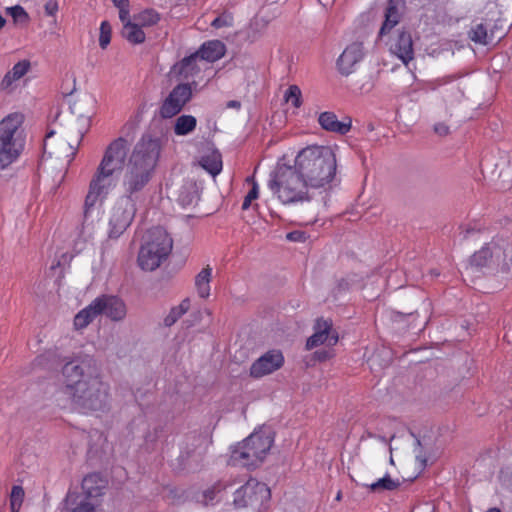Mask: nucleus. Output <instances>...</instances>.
Wrapping results in <instances>:
<instances>
[{"label": "nucleus", "instance_id": "21", "mask_svg": "<svg viewBox=\"0 0 512 512\" xmlns=\"http://www.w3.org/2000/svg\"><path fill=\"white\" fill-rule=\"evenodd\" d=\"M318 123L323 130L338 135H346L352 127L350 117H344L342 120H339L337 115L331 111L320 113Z\"/></svg>", "mask_w": 512, "mask_h": 512}, {"label": "nucleus", "instance_id": "41", "mask_svg": "<svg viewBox=\"0 0 512 512\" xmlns=\"http://www.w3.org/2000/svg\"><path fill=\"white\" fill-rule=\"evenodd\" d=\"M100 505L96 502H89L87 500H80L71 512H98Z\"/></svg>", "mask_w": 512, "mask_h": 512}, {"label": "nucleus", "instance_id": "49", "mask_svg": "<svg viewBox=\"0 0 512 512\" xmlns=\"http://www.w3.org/2000/svg\"><path fill=\"white\" fill-rule=\"evenodd\" d=\"M287 239L290 241L301 242L305 240L303 232L294 231L287 234Z\"/></svg>", "mask_w": 512, "mask_h": 512}, {"label": "nucleus", "instance_id": "53", "mask_svg": "<svg viewBox=\"0 0 512 512\" xmlns=\"http://www.w3.org/2000/svg\"><path fill=\"white\" fill-rule=\"evenodd\" d=\"M114 5L120 10L124 6V0H113Z\"/></svg>", "mask_w": 512, "mask_h": 512}, {"label": "nucleus", "instance_id": "1", "mask_svg": "<svg viewBox=\"0 0 512 512\" xmlns=\"http://www.w3.org/2000/svg\"><path fill=\"white\" fill-rule=\"evenodd\" d=\"M109 390L93 358L73 359L63 365L60 391L76 408L84 412L104 411L110 403Z\"/></svg>", "mask_w": 512, "mask_h": 512}, {"label": "nucleus", "instance_id": "44", "mask_svg": "<svg viewBox=\"0 0 512 512\" xmlns=\"http://www.w3.org/2000/svg\"><path fill=\"white\" fill-rule=\"evenodd\" d=\"M450 79L451 78L448 77V78H438V79H435V80H431V81L426 83V89L427 90H431V91H435L439 87L448 84L450 82Z\"/></svg>", "mask_w": 512, "mask_h": 512}, {"label": "nucleus", "instance_id": "2", "mask_svg": "<svg viewBox=\"0 0 512 512\" xmlns=\"http://www.w3.org/2000/svg\"><path fill=\"white\" fill-rule=\"evenodd\" d=\"M128 151V141L123 137L113 140L105 149L103 157L89 182L83 206L85 218L88 217L94 207L103 204L115 187L114 175L123 170Z\"/></svg>", "mask_w": 512, "mask_h": 512}, {"label": "nucleus", "instance_id": "36", "mask_svg": "<svg viewBox=\"0 0 512 512\" xmlns=\"http://www.w3.org/2000/svg\"><path fill=\"white\" fill-rule=\"evenodd\" d=\"M487 22H489L490 26V32H493V39L496 42H498L504 35L506 34L507 30V24L505 21L501 19H486Z\"/></svg>", "mask_w": 512, "mask_h": 512}, {"label": "nucleus", "instance_id": "31", "mask_svg": "<svg viewBox=\"0 0 512 512\" xmlns=\"http://www.w3.org/2000/svg\"><path fill=\"white\" fill-rule=\"evenodd\" d=\"M197 200L198 190L196 184L192 182L185 183L179 191L178 202L180 205L187 207L196 203Z\"/></svg>", "mask_w": 512, "mask_h": 512}, {"label": "nucleus", "instance_id": "30", "mask_svg": "<svg viewBox=\"0 0 512 512\" xmlns=\"http://www.w3.org/2000/svg\"><path fill=\"white\" fill-rule=\"evenodd\" d=\"M197 126V119L193 115H181L174 123V133L177 136H186L192 133Z\"/></svg>", "mask_w": 512, "mask_h": 512}, {"label": "nucleus", "instance_id": "29", "mask_svg": "<svg viewBox=\"0 0 512 512\" xmlns=\"http://www.w3.org/2000/svg\"><path fill=\"white\" fill-rule=\"evenodd\" d=\"M364 487L369 489L372 493H381L384 491H393L400 486L398 479H393L389 474H386L382 478L371 484H362Z\"/></svg>", "mask_w": 512, "mask_h": 512}, {"label": "nucleus", "instance_id": "4", "mask_svg": "<svg viewBox=\"0 0 512 512\" xmlns=\"http://www.w3.org/2000/svg\"><path fill=\"white\" fill-rule=\"evenodd\" d=\"M294 166L311 189L325 188L336 176V154L330 146L309 145L297 153Z\"/></svg>", "mask_w": 512, "mask_h": 512}, {"label": "nucleus", "instance_id": "51", "mask_svg": "<svg viewBox=\"0 0 512 512\" xmlns=\"http://www.w3.org/2000/svg\"><path fill=\"white\" fill-rule=\"evenodd\" d=\"M331 356H332V354L329 351L322 350V351L315 352V358L318 359L319 361H324L326 359H329Z\"/></svg>", "mask_w": 512, "mask_h": 512}, {"label": "nucleus", "instance_id": "26", "mask_svg": "<svg viewBox=\"0 0 512 512\" xmlns=\"http://www.w3.org/2000/svg\"><path fill=\"white\" fill-rule=\"evenodd\" d=\"M30 62L22 60L17 62L11 70H9L1 81V88L8 89L12 84L22 78L30 69Z\"/></svg>", "mask_w": 512, "mask_h": 512}, {"label": "nucleus", "instance_id": "38", "mask_svg": "<svg viewBox=\"0 0 512 512\" xmlns=\"http://www.w3.org/2000/svg\"><path fill=\"white\" fill-rule=\"evenodd\" d=\"M100 33H99V46L102 49H106L111 42L112 36V27L111 24L104 20L100 24Z\"/></svg>", "mask_w": 512, "mask_h": 512}, {"label": "nucleus", "instance_id": "17", "mask_svg": "<svg viewBox=\"0 0 512 512\" xmlns=\"http://www.w3.org/2000/svg\"><path fill=\"white\" fill-rule=\"evenodd\" d=\"M96 299L99 302L100 315L104 314L112 321H121L125 318L127 309L124 301L117 296L101 295Z\"/></svg>", "mask_w": 512, "mask_h": 512}, {"label": "nucleus", "instance_id": "45", "mask_svg": "<svg viewBox=\"0 0 512 512\" xmlns=\"http://www.w3.org/2000/svg\"><path fill=\"white\" fill-rule=\"evenodd\" d=\"M23 496H24V491H23L22 487L14 486L12 488V493H11V505H12V507L15 506V502L17 500H19L21 502Z\"/></svg>", "mask_w": 512, "mask_h": 512}, {"label": "nucleus", "instance_id": "50", "mask_svg": "<svg viewBox=\"0 0 512 512\" xmlns=\"http://www.w3.org/2000/svg\"><path fill=\"white\" fill-rule=\"evenodd\" d=\"M225 488H226V486L219 483L216 486H214L212 489L207 490L205 492V497L209 498L210 500H213L215 490L220 491L221 489H225Z\"/></svg>", "mask_w": 512, "mask_h": 512}, {"label": "nucleus", "instance_id": "12", "mask_svg": "<svg viewBox=\"0 0 512 512\" xmlns=\"http://www.w3.org/2000/svg\"><path fill=\"white\" fill-rule=\"evenodd\" d=\"M390 53L408 65L414 59V48L411 33L405 29H399L394 34H389L384 40Z\"/></svg>", "mask_w": 512, "mask_h": 512}, {"label": "nucleus", "instance_id": "20", "mask_svg": "<svg viewBox=\"0 0 512 512\" xmlns=\"http://www.w3.org/2000/svg\"><path fill=\"white\" fill-rule=\"evenodd\" d=\"M201 59L194 52L189 56L184 57L180 61L176 62L170 69V76L177 79L188 80L195 77L201 72L199 61Z\"/></svg>", "mask_w": 512, "mask_h": 512}, {"label": "nucleus", "instance_id": "11", "mask_svg": "<svg viewBox=\"0 0 512 512\" xmlns=\"http://www.w3.org/2000/svg\"><path fill=\"white\" fill-rule=\"evenodd\" d=\"M196 82L180 83L176 85L163 101L160 107V116L164 119L176 116L192 98V87Z\"/></svg>", "mask_w": 512, "mask_h": 512}, {"label": "nucleus", "instance_id": "54", "mask_svg": "<svg viewBox=\"0 0 512 512\" xmlns=\"http://www.w3.org/2000/svg\"><path fill=\"white\" fill-rule=\"evenodd\" d=\"M53 134H54L53 131H50L49 133H47L46 139H45V142H44V149L45 150H46V147H47V139L50 138Z\"/></svg>", "mask_w": 512, "mask_h": 512}, {"label": "nucleus", "instance_id": "9", "mask_svg": "<svg viewBox=\"0 0 512 512\" xmlns=\"http://www.w3.org/2000/svg\"><path fill=\"white\" fill-rule=\"evenodd\" d=\"M271 497L266 484L250 478L234 493L233 503L238 508L251 506L257 510L265 509Z\"/></svg>", "mask_w": 512, "mask_h": 512}, {"label": "nucleus", "instance_id": "6", "mask_svg": "<svg viewBox=\"0 0 512 512\" xmlns=\"http://www.w3.org/2000/svg\"><path fill=\"white\" fill-rule=\"evenodd\" d=\"M23 122L24 115L19 112L0 121V170L16 161L24 149Z\"/></svg>", "mask_w": 512, "mask_h": 512}, {"label": "nucleus", "instance_id": "43", "mask_svg": "<svg viewBox=\"0 0 512 512\" xmlns=\"http://www.w3.org/2000/svg\"><path fill=\"white\" fill-rule=\"evenodd\" d=\"M480 229L475 226L467 225L459 227V237L461 240L468 239L472 234L479 233Z\"/></svg>", "mask_w": 512, "mask_h": 512}, {"label": "nucleus", "instance_id": "56", "mask_svg": "<svg viewBox=\"0 0 512 512\" xmlns=\"http://www.w3.org/2000/svg\"><path fill=\"white\" fill-rule=\"evenodd\" d=\"M486 512H501L498 508H490Z\"/></svg>", "mask_w": 512, "mask_h": 512}, {"label": "nucleus", "instance_id": "39", "mask_svg": "<svg viewBox=\"0 0 512 512\" xmlns=\"http://www.w3.org/2000/svg\"><path fill=\"white\" fill-rule=\"evenodd\" d=\"M233 22H234V19H233L232 14L229 13V12H224L221 15H219L218 17H216L211 22V26L216 28V29H220V28H223V27H231V26H233Z\"/></svg>", "mask_w": 512, "mask_h": 512}, {"label": "nucleus", "instance_id": "18", "mask_svg": "<svg viewBox=\"0 0 512 512\" xmlns=\"http://www.w3.org/2000/svg\"><path fill=\"white\" fill-rule=\"evenodd\" d=\"M105 488L106 481L98 473L89 474L82 481L83 496L81 500L96 502L101 506Z\"/></svg>", "mask_w": 512, "mask_h": 512}, {"label": "nucleus", "instance_id": "40", "mask_svg": "<svg viewBox=\"0 0 512 512\" xmlns=\"http://www.w3.org/2000/svg\"><path fill=\"white\" fill-rule=\"evenodd\" d=\"M464 96L463 91L460 89L458 85H452L449 89L446 90V94L444 95V101L449 104H453L454 102H458Z\"/></svg>", "mask_w": 512, "mask_h": 512}, {"label": "nucleus", "instance_id": "14", "mask_svg": "<svg viewBox=\"0 0 512 512\" xmlns=\"http://www.w3.org/2000/svg\"><path fill=\"white\" fill-rule=\"evenodd\" d=\"M338 342V333L332 329V322L318 319L314 325V333L307 339L306 349L311 350L319 345L334 346Z\"/></svg>", "mask_w": 512, "mask_h": 512}, {"label": "nucleus", "instance_id": "46", "mask_svg": "<svg viewBox=\"0 0 512 512\" xmlns=\"http://www.w3.org/2000/svg\"><path fill=\"white\" fill-rule=\"evenodd\" d=\"M45 13L48 16H54L58 11V3L56 0H48L44 5Z\"/></svg>", "mask_w": 512, "mask_h": 512}, {"label": "nucleus", "instance_id": "37", "mask_svg": "<svg viewBox=\"0 0 512 512\" xmlns=\"http://www.w3.org/2000/svg\"><path fill=\"white\" fill-rule=\"evenodd\" d=\"M246 181L250 183L252 187L248 194L245 196L244 201L242 203L243 210H247L250 207L251 202L257 199L259 196V186L254 176L247 177Z\"/></svg>", "mask_w": 512, "mask_h": 512}, {"label": "nucleus", "instance_id": "5", "mask_svg": "<svg viewBox=\"0 0 512 512\" xmlns=\"http://www.w3.org/2000/svg\"><path fill=\"white\" fill-rule=\"evenodd\" d=\"M267 186L272 194L284 205L308 202L311 200V186L301 177L293 165L278 164L270 173Z\"/></svg>", "mask_w": 512, "mask_h": 512}, {"label": "nucleus", "instance_id": "55", "mask_svg": "<svg viewBox=\"0 0 512 512\" xmlns=\"http://www.w3.org/2000/svg\"><path fill=\"white\" fill-rule=\"evenodd\" d=\"M5 23V18L0 14V29L4 27Z\"/></svg>", "mask_w": 512, "mask_h": 512}, {"label": "nucleus", "instance_id": "52", "mask_svg": "<svg viewBox=\"0 0 512 512\" xmlns=\"http://www.w3.org/2000/svg\"><path fill=\"white\" fill-rule=\"evenodd\" d=\"M227 108L240 109L241 103L237 100H231L226 104Z\"/></svg>", "mask_w": 512, "mask_h": 512}, {"label": "nucleus", "instance_id": "24", "mask_svg": "<svg viewBox=\"0 0 512 512\" xmlns=\"http://www.w3.org/2000/svg\"><path fill=\"white\" fill-rule=\"evenodd\" d=\"M99 315V302H96V299H94L87 307L76 314L74 317V326L76 329H83Z\"/></svg>", "mask_w": 512, "mask_h": 512}, {"label": "nucleus", "instance_id": "27", "mask_svg": "<svg viewBox=\"0 0 512 512\" xmlns=\"http://www.w3.org/2000/svg\"><path fill=\"white\" fill-rule=\"evenodd\" d=\"M123 37L132 44H141L145 41V33L136 21H127L123 25Z\"/></svg>", "mask_w": 512, "mask_h": 512}, {"label": "nucleus", "instance_id": "22", "mask_svg": "<svg viewBox=\"0 0 512 512\" xmlns=\"http://www.w3.org/2000/svg\"><path fill=\"white\" fill-rule=\"evenodd\" d=\"M195 53L201 60L213 63L225 55L226 46L220 40H210L204 42Z\"/></svg>", "mask_w": 512, "mask_h": 512}, {"label": "nucleus", "instance_id": "47", "mask_svg": "<svg viewBox=\"0 0 512 512\" xmlns=\"http://www.w3.org/2000/svg\"><path fill=\"white\" fill-rule=\"evenodd\" d=\"M119 18L123 22V25L129 20V1L124 0V6H121L119 10Z\"/></svg>", "mask_w": 512, "mask_h": 512}, {"label": "nucleus", "instance_id": "57", "mask_svg": "<svg viewBox=\"0 0 512 512\" xmlns=\"http://www.w3.org/2000/svg\"><path fill=\"white\" fill-rule=\"evenodd\" d=\"M341 498H342V494H341V491H339V492L337 493V495H336V500H337V501H340V500H341Z\"/></svg>", "mask_w": 512, "mask_h": 512}, {"label": "nucleus", "instance_id": "15", "mask_svg": "<svg viewBox=\"0 0 512 512\" xmlns=\"http://www.w3.org/2000/svg\"><path fill=\"white\" fill-rule=\"evenodd\" d=\"M405 0H389L384 12V21L378 33L379 40H384L399 23L404 14Z\"/></svg>", "mask_w": 512, "mask_h": 512}, {"label": "nucleus", "instance_id": "8", "mask_svg": "<svg viewBox=\"0 0 512 512\" xmlns=\"http://www.w3.org/2000/svg\"><path fill=\"white\" fill-rule=\"evenodd\" d=\"M273 444V438L254 432L231 448L229 464L239 467H256L263 462Z\"/></svg>", "mask_w": 512, "mask_h": 512}, {"label": "nucleus", "instance_id": "34", "mask_svg": "<svg viewBox=\"0 0 512 512\" xmlns=\"http://www.w3.org/2000/svg\"><path fill=\"white\" fill-rule=\"evenodd\" d=\"M133 19L142 27H150L160 21V14L154 9H145L134 15Z\"/></svg>", "mask_w": 512, "mask_h": 512}, {"label": "nucleus", "instance_id": "33", "mask_svg": "<svg viewBox=\"0 0 512 512\" xmlns=\"http://www.w3.org/2000/svg\"><path fill=\"white\" fill-rule=\"evenodd\" d=\"M190 309V300L189 298H185L182 302L175 307H172L167 314V316L163 320V324L166 327H171L174 325L179 318H181L188 310Z\"/></svg>", "mask_w": 512, "mask_h": 512}, {"label": "nucleus", "instance_id": "32", "mask_svg": "<svg viewBox=\"0 0 512 512\" xmlns=\"http://www.w3.org/2000/svg\"><path fill=\"white\" fill-rule=\"evenodd\" d=\"M491 255L489 244L486 243L470 257V264L478 268L494 266Z\"/></svg>", "mask_w": 512, "mask_h": 512}, {"label": "nucleus", "instance_id": "42", "mask_svg": "<svg viewBox=\"0 0 512 512\" xmlns=\"http://www.w3.org/2000/svg\"><path fill=\"white\" fill-rule=\"evenodd\" d=\"M8 11L15 21H24L28 18V14L24 8L19 5L9 8Z\"/></svg>", "mask_w": 512, "mask_h": 512}, {"label": "nucleus", "instance_id": "13", "mask_svg": "<svg viewBox=\"0 0 512 512\" xmlns=\"http://www.w3.org/2000/svg\"><path fill=\"white\" fill-rule=\"evenodd\" d=\"M284 364V356L279 350H269L250 366L249 375L252 378L259 379L279 370Z\"/></svg>", "mask_w": 512, "mask_h": 512}, {"label": "nucleus", "instance_id": "25", "mask_svg": "<svg viewBox=\"0 0 512 512\" xmlns=\"http://www.w3.org/2000/svg\"><path fill=\"white\" fill-rule=\"evenodd\" d=\"M199 164L209 174L216 176L222 171L221 154L217 150H209L201 156Z\"/></svg>", "mask_w": 512, "mask_h": 512}, {"label": "nucleus", "instance_id": "19", "mask_svg": "<svg viewBox=\"0 0 512 512\" xmlns=\"http://www.w3.org/2000/svg\"><path fill=\"white\" fill-rule=\"evenodd\" d=\"M488 244L494 267L509 270L512 263V244L498 237L493 238Z\"/></svg>", "mask_w": 512, "mask_h": 512}, {"label": "nucleus", "instance_id": "28", "mask_svg": "<svg viewBox=\"0 0 512 512\" xmlns=\"http://www.w3.org/2000/svg\"><path fill=\"white\" fill-rule=\"evenodd\" d=\"M211 277L212 268L210 266L203 268L195 277V287L201 298H207L210 295Z\"/></svg>", "mask_w": 512, "mask_h": 512}, {"label": "nucleus", "instance_id": "7", "mask_svg": "<svg viewBox=\"0 0 512 512\" xmlns=\"http://www.w3.org/2000/svg\"><path fill=\"white\" fill-rule=\"evenodd\" d=\"M173 247L172 238L162 227L149 229L140 247L137 262L144 271H154L169 256Z\"/></svg>", "mask_w": 512, "mask_h": 512}, {"label": "nucleus", "instance_id": "35", "mask_svg": "<svg viewBox=\"0 0 512 512\" xmlns=\"http://www.w3.org/2000/svg\"><path fill=\"white\" fill-rule=\"evenodd\" d=\"M284 100L293 107L300 108L303 103L301 89L297 85H290L284 93Z\"/></svg>", "mask_w": 512, "mask_h": 512}, {"label": "nucleus", "instance_id": "10", "mask_svg": "<svg viewBox=\"0 0 512 512\" xmlns=\"http://www.w3.org/2000/svg\"><path fill=\"white\" fill-rule=\"evenodd\" d=\"M136 214V202L132 196L125 194L119 198L111 209L109 219V238L117 239L131 225Z\"/></svg>", "mask_w": 512, "mask_h": 512}, {"label": "nucleus", "instance_id": "16", "mask_svg": "<svg viewBox=\"0 0 512 512\" xmlns=\"http://www.w3.org/2000/svg\"><path fill=\"white\" fill-rule=\"evenodd\" d=\"M363 57V44L360 42L351 43L337 59L338 71L344 76L350 75L355 71L356 65L362 61Z\"/></svg>", "mask_w": 512, "mask_h": 512}, {"label": "nucleus", "instance_id": "3", "mask_svg": "<svg viewBox=\"0 0 512 512\" xmlns=\"http://www.w3.org/2000/svg\"><path fill=\"white\" fill-rule=\"evenodd\" d=\"M161 150V140L150 135H143L135 144L123 175L125 194L133 197L149 184L155 174Z\"/></svg>", "mask_w": 512, "mask_h": 512}, {"label": "nucleus", "instance_id": "23", "mask_svg": "<svg viewBox=\"0 0 512 512\" xmlns=\"http://www.w3.org/2000/svg\"><path fill=\"white\" fill-rule=\"evenodd\" d=\"M489 22L486 19L483 22L476 23L470 29L468 35L469 39L475 44L487 46L494 44L493 32H490Z\"/></svg>", "mask_w": 512, "mask_h": 512}, {"label": "nucleus", "instance_id": "48", "mask_svg": "<svg viewBox=\"0 0 512 512\" xmlns=\"http://www.w3.org/2000/svg\"><path fill=\"white\" fill-rule=\"evenodd\" d=\"M434 132L439 136H446L449 134V126L443 122L436 123L434 125Z\"/></svg>", "mask_w": 512, "mask_h": 512}]
</instances>
